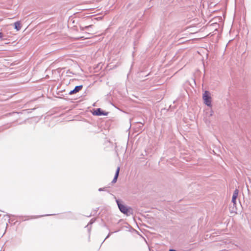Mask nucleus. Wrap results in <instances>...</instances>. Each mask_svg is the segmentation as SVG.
I'll return each mask as SVG.
<instances>
[{
	"instance_id": "nucleus-1",
	"label": "nucleus",
	"mask_w": 251,
	"mask_h": 251,
	"mask_svg": "<svg viewBox=\"0 0 251 251\" xmlns=\"http://www.w3.org/2000/svg\"><path fill=\"white\" fill-rule=\"evenodd\" d=\"M116 202L117 203L118 207L120 209V210L124 214H126L127 216H129L131 214H132V209L131 208L128 207L126 205L120 202V201L117 200Z\"/></svg>"
},
{
	"instance_id": "nucleus-2",
	"label": "nucleus",
	"mask_w": 251,
	"mask_h": 251,
	"mask_svg": "<svg viewBox=\"0 0 251 251\" xmlns=\"http://www.w3.org/2000/svg\"><path fill=\"white\" fill-rule=\"evenodd\" d=\"M204 103L208 106H211V98L208 91H205L202 96Z\"/></svg>"
},
{
	"instance_id": "nucleus-3",
	"label": "nucleus",
	"mask_w": 251,
	"mask_h": 251,
	"mask_svg": "<svg viewBox=\"0 0 251 251\" xmlns=\"http://www.w3.org/2000/svg\"><path fill=\"white\" fill-rule=\"evenodd\" d=\"M80 28L82 31H87L89 33L91 32L92 34H94L97 33L96 29L93 28L92 25H89L85 26H80Z\"/></svg>"
},
{
	"instance_id": "nucleus-4",
	"label": "nucleus",
	"mask_w": 251,
	"mask_h": 251,
	"mask_svg": "<svg viewBox=\"0 0 251 251\" xmlns=\"http://www.w3.org/2000/svg\"><path fill=\"white\" fill-rule=\"evenodd\" d=\"M239 193V191L238 189H235L234 191L232 198V202L233 203L234 205L236 204V200L238 197Z\"/></svg>"
},
{
	"instance_id": "nucleus-5",
	"label": "nucleus",
	"mask_w": 251,
	"mask_h": 251,
	"mask_svg": "<svg viewBox=\"0 0 251 251\" xmlns=\"http://www.w3.org/2000/svg\"><path fill=\"white\" fill-rule=\"evenodd\" d=\"M94 114L96 115H107L108 113L107 112H104V111H102L100 108H98L96 109L95 112Z\"/></svg>"
},
{
	"instance_id": "nucleus-6",
	"label": "nucleus",
	"mask_w": 251,
	"mask_h": 251,
	"mask_svg": "<svg viewBox=\"0 0 251 251\" xmlns=\"http://www.w3.org/2000/svg\"><path fill=\"white\" fill-rule=\"evenodd\" d=\"M82 88V85H79L76 86L73 90H72L70 92L69 94L72 95L73 94L76 93L81 90Z\"/></svg>"
},
{
	"instance_id": "nucleus-7",
	"label": "nucleus",
	"mask_w": 251,
	"mask_h": 251,
	"mask_svg": "<svg viewBox=\"0 0 251 251\" xmlns=\"http://www.w3.org/2000/svg\"><path fill=\"white\" fill-rule=\"evenodd\" d=\"M119 172H120V167H118L117 169L115 176L112 180V183H115L117 181V178H118V176L119 174Z\"/></svg>"
},
{
	"instance_id": "nucleus-8",
	"label": "nucleus",
	"mask_w": 251,
	"mask_h": 251,
	"mask_svg": "<svg viewBox=\"0 0 251 251\" xmlns=\"http://www.w3.org/2000/svg\"><path fill=\"white\" fill-rule=\"evenodd\" d=\"M21 27L20 22H17V31L19 30L21 28Z\"/></svg>"
},
{
	"instance_id": "nucleus-9",
	"label": "nucleus",
	"mask_w": 251,
	"mask_h": 251,
	"mask_svg": "<svg viewBox=\"0 0 251 251\" xmlns=\"http://www.w3.org/2000/svg\"><path fill=\"white\" fill-rule=\"evenodd\" d=\"M213 114V111L212 110H211L210 111V116H212Z\"/></svg>"
},
{
	"instance_id": "nucleus-10",
	"label": "nucleus",
	"mask_w": 251,
	"mask_h": 251,
	"mask_svg": "<svg viewBox=\"0 0 251 251\" xmlns=\"http://www.w3.org/2000/svg\"><path fill=\"white\" fill-rule=\"evenodd\" d=\"M3 37V34L1 32H0V38Z\"/></svg>"
},
{
	"instance_id": "nucleus-11",
	"label": "nucleus",
	"mask_w": 251,
	"mask_h": 251,
	"mask_svg": "<svg viewBox=\"0 0 251 251\" xmlns=\"http://www.w3.org/2000/svg\"><path fill=\"white\" fill-rule=\"evenodd\" d=\"M13 26H14L15 28H16V23H14L13 24Z\"/></svg>"
},
{
	"instance_id": "nucleus-12",
	"label": "nucleus",
	"mask_w": 251,
	"mask_h": 251,
	"mask_svg": "<svg viewBox=\"0 0 251 251\" xmlns=\"http://www.w3.org/2000/svg\"><path fill=\"white\" fill-rule=\"evenodd\" d=\"M100 191H103V189L102 188H100L99 190Z\"/></svg>"
}]
</instances>
